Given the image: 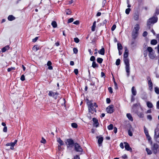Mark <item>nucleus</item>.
Segmentation results:
<instances>
[{"mask_svg":"<svg viewBox=\"0 0 159 159\" xmlns=\"http://www.w3.org/2000/svg\"><path fill=\"white\" fill-rule=\"evenodd\" d=\"M133 18L134 20H138L139 19V14H135L134 15Z\"/></svg>","mask_w":159,"mask_h":159,"instance_id":"4be33fe9","label":"nucleus"},{"mask_svg":"<svg viewBox=\"0 0 159 159\" xmlns=\"http://www.w3.org/2000/svg\"><path fill=\"white\" fill-rule=\"evenodd\" d=\"M95 58L93 56H92L90 58V60L91 61H94L95 60Z\"/></svg>","mask_w":159,"mask_h":159,"instance_id":"37998d69","label":"nucleus"},{"mask_svg":"<svg viewBox=\"0 0 159 159\" xmlns=\"http://www.w3.org/2000/svg\"><path fill=\"white\" fill-rule=\"evenodd\" d=\"M106 111L108 113H111L113 112L114 109H113V105H111L108 107L106 108Z\"/></svg>","mask_w":159,"mask_h":159,"instance_id":"1a4fd4ad","label":"nucleus"},{"mask_svg":"<svg viewBox=\"0 0 159 159\" xmlns=\"http://www.w3.org/2000/svg\"><path fill=\"white\" fill-rule=\"evenodd\" d=\"M66 143L68 148H71L73 146L74 142L71 139H68L66 140Z\"/></svg>","mask_w":159,"mask_h":159,"instance_id":"423d86ee","label":"nucleus"},{"mask_svg":"<svg viewBox=\"0 0 159 159\" xmlns=\"http://www.w3.org/2000/svg\"><path fill=\"white\" fill-rule=\"evenodd\" d=\"M99 53L102 55H104L105 53V49L104 48H102L98 52Z\"/></svg>","mask_w":159,"mask_h":159,"instance_id":"412c9836","label":"nucleus"},{"mask_svg":"<svg viewBox=\"0 0 159 159\" xmlns=\"http://www.w3.org/2000/svg\"><path fill=\"white\" fill-rule=\"evenodd\" d=\"M110 99L109 98H107L106 99V102L107 103H109L110 102Z\"/></svg>","mask_w":159,"mask_h":159,"instance_id":"e2e57ef3","label":"nucleus"},{"mask_svg":"<svg viewBox=\"0 0 159 159\" xmlns=\"http://www.w3.org/2000/svg\"><path fill=\"white\" fill-rule=\"evenodd\" d=\"M93 120L94 123L93 125L96 127H98L99 125V123L98 119L96 118H93Z\"/></svg>","mask_w":159,"mask_h":159,"instance_id":"ddd939ff","label":"nucleus"},{"mask_svg":"<svg viewBox=\"0 0 159 159\" xmlns=\"http://www.w3.org/2000/svg\"><path fill=\"white\" fill-rule=\"evenodd\" d=\"M153 152L155 154L159 152L158 145L157 144H154L153 148Z\"/></svg>","mask_w":159,"mask_h":159,"instance_id":"9d476101","label":"nucleus"},{"mask_svg":"<svg viewBox=\"0 0 159 159\" xmlns=\"http://www.w3.org/2000/svg\"><path fill=\"white\" fill-rule=\"evenodd\" d=\"M7 131V127L6 126H5L4 127L3 129V131L4 132H6Z\"/></svg>","mask_w":159,"mask_h":159,"instance_id":"3c124183","label":"nucleus"},{"mask_svg":"<svg viewBox=\"0 0 159 159\" xmlns=\"http://www.w3.org/2000/svg\"><path fill=\"white\" fill-rule=\"evenodd\" d=\"M87 105L89 112L92 114H94L96 112V110L95 108L98 107V106L95 103H93L91 102L88 101L87 102Z\"/></svg>","mask_w":159,"mask_h":159,"instance_id":"f03ea898","label":"nucleus"},{"mask_svg":"<svg viewBox=\"0 0 159 159\" xmlns=\"http://www.w3.org/2000/svg\"><path fill=\"white\" fill-rule=\"evenodd\" d=\"M15 69V68L14 67L9 68L7 69V71L8 72H10L12 70H14Z\"/></svg>","mask_w":159,"mask_h":159,"instance_id":"a18cd8bd","label":"nucleus"},{"mask_svg":"<svg viewBox=\"0 0 159 159\" xmlns=\"http://www.w3.org/2000/svg\"><path fill=\"white\" fill-rule=\"evenodd\" d=\"M20 80L22 81H24L25 80V76L24 75H22L20 78Z\"/></svg>","mask_w":159,"mask_h":159,"instance_id":"09e8293b","label":"nucleus"},{"mask_svg":"<svg viewBox=\"0 0 159 159\" xmlns=\"http://www.w3.org/2000/svg\"><path fill=\"white\" fill-rule=\"evenodd\" d=\"M74 20V19L73 18H71L69 19L68 20V23H70L72 22Z\"/></svg>","mask_w":159,"mask_h":159,"instance_id":"58836bf2","label":"nucleus"},{"mask_svg":"<svg viewBox=\"0 0 159 159\" xmlns=\"http://www.w3.org/2000/svg\"><path fill=\"white\" fill-rule=\"evenodd\" d=\"M154 139L157 142L159 143V129L157 128L155 129Z\"/></svg>","mask_w":159,"mask_h":159,"instance_id":"39448f33","label":"nucleus"},{"mask_svg":"<svg viewBox=\"0 0 159 159\" xmlns=\"http://www.w3.org/2000/svg\"><path fill=\"white\" fill-rule=\"evenodd\" d=\"M120 59H118L116 60V65L118 66L120 64Z\"/></svg>","mask_w":159,"mask_h":159,"instance_id":"4c0bfd02","label":"nucleus"},{"mask_svg":"<svg viewBox=\"0 0 159 159\" xmlns=\"http://www.w3.org/2000/svg\"><path fill=\"white\" fill-rule=\"evenodd\" d=\"M147 34H148L147 32L146 31H144L143 32V36L145 37L147 35Z\"/></svg>","mask_w":159,"mask_h":159,"instance_id":"603ef678","label":"nucleus"},{"mask_svg":"<svg viewBox=\"0 0 159 159\" xmlns=\"http://www.w3.org/2000/svg\"><path fill=\"white\" fill-rule=\"evenodd\" d=\"M57 142L59 144L60 146H62L64 145V143L60 138H58L57 139Z\"/></svg>","mask_w":159,"mask_h":159,"instance_id":"2eb2a0df","label":"nucleus"},{"mask_svg":"<svg viewBox=\"0 0 159 159\" xmlns=\"http://www.w3.org/2000/svg\"><path fill=\"white\" fill-rule=\"evenodd\" d=\"M74 72L76 75L78 74V70L77 69H75L74 70Z\"/></svg>","mask_w":159,"mask_h":159,"instance_id":"5fc2aeb1","label":"nucleus"},{"mask_svg":"<svg viewBox=\"0 0 159 159\" xmlns=\"http://www.w3.org/2000/svg\"><path fill=\"white\" fill-rule=\"evenodd\" d=\"M116 25H114L111 28V30L112 31H114L116 29Z\"/></svg>","mask_w":159,"mask_h":159,"instance_id":"49530a36","label":"nucleus"},{"mask_svg":"<svg viewBox=\"0 0 159 159\" xmlns=\"http://www.w3.org/2000/svg\"><path fill=\"white\" fill-rule=\"evenodd\" d=\"M74 41L77 43H78L79 42V41H80L79 39L77 38H75L74 39Z\"/></svg>","mask_w":159,"mask_h":159,"instance_id":"a19ab883","label":"nucleus"},{"mask_svg":"<svg viewBox=\"0 0 159 159\" xmlns=\"http://www.w3.org/2000/svg\"><path fill=\"white\" fill-rule=\"evenodd\" d=\"M157 107L158 109H159V101L157 102Z\"/></svg>","mask_w":159,"mask_h":159,"instance_id":"338daca9","label":"nucleus"},{"mask_svg":"<svg viewBox=\"0 0 159 159\" xmlns=\"http://www.w3.org/2000/svg\"><path fill=\"white\" fill-rule=\"evenodd\" d=\"M147 50L148 52V56L150 59L154 60L156 59V54L152 47H147Z\"/></svg>","mask_w":159,"mask_h":159,"instance_id":"7ed1b4c3","label":"nucleus"},{"mask_svg":"<svg viewBox=\"0 0 159 159\" xmlns=\"http://www.w3.org/2000/svg\"><path fill=\"white\" fill-rule=\"evenodd\" d=\"M147 118L151 120H152V117L150 115H148L147 116Z\"/></svg>","mask_w":159,"mask_h":159,"instance_id":"13d9d810","label":"nucleus"},{"mask_svg":"<svg viewBox=\"0 0 159 159\" xmlns=\"http://www.w3.org/2000/svg\"><path fill=\"white\" fill-rule=\"evenodd\" d=\"M117 48L118 50H122L123 49V47L121 44L120 43H118L117 44Z\"/></svg>","mask_w":159,"mask_h":159,"instance_id":"bb28decb","label":"nucleus"},{"mask_svg":"<svg viewBox=\"0 0 159 159\" xmlns=\"http://www.w3.org/2000/svg\"><path fill=\"white\" fill-rule=\"evenodd\" d=\"M103 141V138L102 137H100L98 140V143L99 144V146H100L102 145V143Z\"/></svg>","mask_w":159,"mask_h":159,"instance_id":"dca6fc26","label":"nucleus"},{"mask_svg":"<svg viewBox=\"0 0 159 159\" xmlns=\"http://www.w3.org/2000/svg\"><path fill=\"white\" fill-rule=\"evenodd\" d=\"M73 24L75 25H78L79 24V22L78 20L74 21Z\"/></svg>","mask_w":159,"mask_h":159,"instance_id":"0e129e2a","label":"nucleus"},{"mask_svg":"<svg viewBox=\"0 0 159 159\" xmlns=\"http://www.w3.org/2000/svg\"><path fill=\"white\" fill-rule=\"evenodd\" d=\"M125 52L124 54V61L125 65V68L126 71L127 73L128 76L129 75L130 72V67L129 60L127 58L129 55V51L127 47H125Z\"/></svg>","mask_w":159,"mask_h":159,"instance_id":"f257e3e1","label":"nucleus"},{"mask_svg":"<svg viewBox=\"0 0 159 159\" xmlns=\"http://www.w3.org/2000/svg\"><path fill=\"white\" fill-rule=\"evenodd\" d=\"M126 116L128 119L131 121H132L133 120V118L131 115L130 113H127L126 114Z\"/></svg>","mask_w":159,"mask_h":159,"instance_id":"f3484780","label":"nucleus"},{"mask_svg":"<svg viewBox=\"0 0 159 159\" xmlns=\"http://www.w3.org/2000/svg\"><path fill=\"white\" fill-rule=\"evenodd\" d=\"M51 25L54 28H55L57 26V24L55 21H53L51 23Z\"/></svg>","mask_w":159,"mask_h":159,"instance_id":"393cba45","label":"nucleus"},{"mask_svg":"<svg viewBox=\"0 0 159 159\" xmlns=\"http://www.w3.org/2000/svg\"><path fill=\"white\" fill-rule=\"evenodd\" d=\"M157 20V17H153L149 19L147 22L148 25H150L151 24H153L156 23Z\"/></svg>","mask_w":159,"mask_h":159,"instance_id":"0eeeda50","label":"nucleus"},{"mask_svg":"<svg viewBox=\"0 0 159 159\" xmlns=\"http://www.w3.org/2000/svg\"><path fill=\"white\" fill-rule=\"evenodd\" d=\"M75 148V150L77 152H80L83 151V149L80 145L77 143H75L74 144Z\"/></svg>","mask_w":159,"mask_h":159,"instance_id":"6e6552de","label":"nucleus"},{"mask_svg":"<svg viewBox=\"0 0 159 159\" xmlns=\"http://www.w3.org/2000/svg\"><path fill=\"white\" fill-rule=\"evenodd\" d=\"M147 107L150 108H152L153 107V105L151 102H147Z\"/></svg>","mask_w":159,"mask_h":159,"instance_id":"5701e85b","label":"nucleus"},{"mask_svg":"<svg viewBox=\"0 0 159 159\" xmlns=\"http://www.w3.org/2000/svg\"><path fill=\"white\" fill-rule=\"evenodd\" d=\"M17 142V140H15L13 143H8L6 144V146H14L15 144Z\"/></svg>","mask_w":159,"mask_h":159,"instance_id":"4468645a","label":"nucleus"},{"mask_svg":"<svg viewBox=\"0 0 159 159\" xmlns=\"http://www.w3.org/2000/svg\"><path fill=\"white\" fill-rule=\"evenodd\" d=\"M139 29V24H137L135 25L132 32V36L134 39H135L138 36Z\"/></svg>","mask_w":159,"mask_h":159,"instance_id":"20e7f679","label":"nucleus"},{"mask_svg":"<svg viewBox=\"0 0 159 159\" xmlns=\"http://www.w3.org/2000/svg\"><path fill=\"white\" fill-rule=\"evenodd\" d=\"M74 159H80L79 156L76 155L74 157Z\"/></svg>","mask_w":159,"mask_h":159,"instance_id":"774afa93","label":"nucleus"},{"mask_svg":"<svg viewBox=\"0 0 159 159\" xmlns=\"http://www.w3.org/2000/svg\"><path fill=\"white\" fill-rule=\"evenodd\" d=\"M8 20L10 21H12L15 19V18L12 15H10L8 17Z\"/></svg>","mask_w":159,"mask_h":159,"instance_id":"b1692460","label":"nucleus"},{"mask_svg":"<svg viewBox=\"0 0 159 159\" xmlns=\"http://www.w3.org/2000/svg\"><path fill=\"white\" fill-rule=\"evenodd\" d=\"M71 126L74 128H77L78 127L77 124L75 123H73L71 124Z\"/></svg>","mask_w":159,"mask_h":159,"instance_id":"7c9ffc66","label":"nucleus"},{"mask_svg":"<svg viewBox=\"0 0 159 159\" xmlns=\"http://www.w3.org/2000/svg\"><path fill=\"white\" fill-rule=\"evenodd\" d=\"M146 151L148 154H151L152 153V151L148 148H146Z\"/></svg>","mask_w":159,"mask_h":159,"instance_id":"2f4dec72","label":"nucleus"},{"mask_svg":"<svg viewBox=\"0 0 159 159\" xmlns=\"http://www.w3.org/2000/svg\"><path fill=\"white\" fill-rule=\"evenodd\" d=\"M128 133L129 135L130 136H132V133L130 130H129Z\"/></svg>","mask_w":159,"mask_h":159,"instance_id":"6e6d98bb","label":"nucleus"},{"mask_svg":"<svg viewBox=\"0 0 159 159\" xmlns=\"http://www.w3.org/2000/svg\"><path fill=\"white\" fill-rule=\"evenodd\" d=\"M147 139H148V141H151V138L150 137V136H149V135H148V136H147Z\"/></svg>","mask_w":159,"mask_h":159,"instance_id":"864d4df0","label":"nucleus"},{"mask_svg":"<svg viewBox=\"0 0 159 159\" xmlns=\"http://www.w3.org/2000/svg\"><path fill=\"white\" fill-rule=\"evenodd\" d=\"M137 115L140 117L142 118L143 117V114L142 112H138Z\"/></svg>","mask_w":159,"mask_h":159,"instance_id":"72a5a7b5","label":"nucleus"},{"mask_svg":"<svg viewBox=\"0 0 159 159\" xmlns=\"http://www.w3.org/2000/svg\"><path fill=\"white\" fill-rule=\"evenodd\" d=\"M155 14L158 15L159 14V10L156 9V10Z\"/></svg>","mask_w":159,"mask_h":159,"instance_id":"69168bd1","label":"nucleus"},{"mask_svg":"<svg viewBox=\"0 0 159 159\" xmlns=\"http://www.w3.org/2000/svg\"><path fill=\"white\" fill-rule=\"evenodd\" d=\"M66 11L67 15H70L71 13V11L69 9L66 10Z\"/></svg>","mask_w":159,"mask_h":159,"instance_id":"ea45409f","label":"nucleus"},{"mask_svg":"<svg viewBox=\"0 0 159 159\" xmlns=\"http://www.w3.org/2000/svg\"><path fill=\"white\" fill-rule=\"evenodd\" d=\"M124 144L125 149L127 151L132 152V148L130 147L129 144L125 142Z\"/></svg>","mask_w":159,"mask_h":159,"instance_id":"9b49d317","label":"nucleus"},{"mask_svg":"<svg viewBox=\"0 0 159 159\" xmlns=\"http://www.w3.org/2000/svg\"><path fill=\"white\" fill-rule=\"evenodd\" d=\"M41 142L43 143H45L46 142V140L44 139L43 138H42V140L41 141Z\"/></svg>","mask_w":159,"mask_h":159,"instance_id":"c03bdc74","label":"nucleus"},{"mask_svg":"<svg viewBox=\"0 0 159 159\" xmlns=\"http://www.w3.org/2000/svg\"><path fill=\"white\" fill-rule=\"evenodd\" d=\"M155 92L157 94H159V88L157 87H155L154 88Z\"/></svg>","mask_w":159,"mask_h":159,"instance_id":"c756f323","label":"nucleus"},{"mask_svg":"<svg viewBox=\"0 0 159 159\" xmlns=\"http://www.w3.org/2000/svg\"><path fill=\"white\" fill-rule=\"evenodd\" d=\"M96 26V21H94L93 24V25L92 26L91 30L93 31H94L95 30V28Z\"/></svg>","mask_w":159,"mask_h":159,"instance_id":"aec40b11","label":"nucleus"},{"mask_svg":"<svg viewBox=\"0 0 159 159\" xmlns=\"http://www.w3.org/2000/svg\"><path fill=\"white\" fill-rule=\"evenodd\" d=\"M157 43V41L155 39H152L151 41V44L153 45L156 44Z\"/></svg>","mask_w":159,"mask_h":159,"instance_id":"a878e982","label":"nucleus"},{"mask_svg":"<svg viewBox=\"0 0 159 159\" xmlns=\"http://www.w3.org/2000/svg\"><path fill=\"white\" fill-rule=\"evenodd\" d=\"M120 146L121 148L122 149L124 148V144L123 143H120Z\"/></svg>","mask_w":159,"mask_h":159,"instance_id":"680f3d73","label":"nucleus"},{"mask_svg":"<svg viewBox=\"0 0 159 159\" xmlns=\"http://www.w3.org/2000/svg\"><path fill=\"white\" fill-rule=\"evenodd\" d=\"M73 51L74 53L75 54H76L78 52V50L76 48H74L73 49Z\"/></svg>","mask_w":159,"mask_h":159,"instance_id":"79ce46f5","label":"nucleus"},{"mask_svg":"<svg viewBox=\"0 0 159 159\" xmlns=\"http://www.w3.org/2000/svg\"><path fill=\"white\" fill-rule=\"evenodd\" d=\"M92 66L93 68H95L96 67H98V65L96 63L95 61H93L92 63Z\"/></svg>","mask_w":159,"mask_h":159,"instance_id":"c85d7f7f","label":"nucleus"},{"mask_svg":"<svg viewBox=\"0 0 159 159\" xmlns=\"http://www.w3.org/2000/svg\"><path fill=\"white\" fill-rule=\"evenodd\" d=\"M52 65V62L50 61H48L47 63V65L48 66H51Z\"/></svg>","mask_w":159,"mask_h":159,"instance_id":"4d7b16f0","label":"nucleus"},{"mask_svg":"<svg viewBox=\"0 0 159 159\" xmlns=\"http://www.w3.org/2000/svg\"><path fill=\"white\" fill-rule=\"evenodd\" d=\"M107 128L109 130H111L113 128V125L112 124H110L107 127Z\"/></svg>","mask_w":159,"mask_h":159,"instance_id":"f704fd0d","label":"nucleus"},{"mask_svg":"<svg viewBox=\"0 0 159 159\" xmlns=\"http://www.w3.org/2000/svg\"><path fill=\"white\" fill-rule=\"evenodd\" d=\"M48 95L50 96H54V93L51 91H49Z\"/></svg>","mask_w":159,"mask_h":159,"instance_id":"e433bc0d","label":"nucleus"},{"mask_svg":"<svg viewBox=\"0 0 159 159\" xmlns=\"http://www.w3.org/2000/svg\"><path fill=\"white\" fill-rule=\"evenodd\" d=\"M38 39V37H36L34 39H32V41L33 42H35Z\"/></svg>","mask_w":159,"mask_h":159,"instance_id":"bf43d9fd","label":"nucleus"},{"mask_svg":"<svg viewBox=\"0 0 159 159\" xmlns=\"http://www.w3.org/2000/svg\"><path fill=\"white\" fill-rule=\"evenodd\" d=\"M9 47L8 46H6L5 47H3L2 49V52H5L7 50L9 49Z\"/></svg>","mask_w":159,"mask_h":159,"instance_id":"6ab92c4d","label":"nucleus"},{"mask_svg":"<svg viewBox=\"0 0 159 159\" xmlns=\"http://www.w3.org/2000/svg\"><path fill=\"white\" fill-rule=\"evenodd\" d=\"M108 89L109 91V92L110 93H112V92H113L112 89V88L111 87H109L108 88Z\"/></svg>","mask_w":159,"mask_h":159,"instance_id":"de8ad7c7","label":"nucleus"},{"mask_svg":"<svg viewBox=\"0 0 159 159\" xmlns=\"http://www.w3.org/2000/svg\"><path fill=\"white\" fill-rule=\"evenodd\" d=\"M114 85H115V88L116 89H117L118 88V87L117 86V84L116 83L115 81H114Z\"/></svg>","mask_w":159,"mask_h":159,"instance_id":"052dcab7","label":"nucleus"},{"mask_svg":"<svg viewBox=\"0 0 159 159\" xmlns=\"http://www.w3.org/2000/svg\"><path fill=\"white\" fill-rule=\"evenodd\" d=\"M144 132L146 136L149 135L148 130L146 129H144Z\"/></svg>","mask_w":159,"mask_h":159,"instance_id":"8fccbe9b","label":"nucleus"},{"mask_svg":"<svg viewBox=\"0 0 159 159\" xmlns=\"http://www.w3.org/2000/svg\"><path fill=\"white\" fill-rule=\"evenodd\" d=\"M130 11V9L129 8H127L125 10V13L127 14H129Z\"/></svg>","mask_w":159,"mask_h":159,"instance_id":"c9c22d12","label":"nucleus"},{"mask_svg":"<svg viewBox=\"0 0 159 159\" xmlns=\"http://www.w3.org/2000/svg\"><path fill=\"white\" fill-rule=\"evenodd\" d=\"M131 92L132 94L134 96H135L136 94V89H135L134 87H133L131 89Z\"/></svg>","mask_w":159,"mask_h":159,"instance_id":"a211bd4d","label":"nucleus"},{"mask_svg":"<svg viewBox=\"0 0 159 159\" xmlns=\"http://www.w3.org/2000/svg\"><path fill=\"white\" fill-rule=\"evenodd\" d=\"M148 81L149 89L150 91H152L153 89V84L151 80H149Z\"/></svg>","mask_w":159,"mask_h":159,"instance_id":"f8f14e48","label":"nucleus"},{"mask_svg":"<svg viewBox=\"0 0 159 159\" xmlns=\"http://www.w3.org/2000/svg\"><path fill=\"white\" fill-rule=\"evenodd\" d=\"M39 49V47L37 45L34 46L33 48V50L35 52L37 51Z\"/></svg>","mask_w":159,"mask_h":159,"instance_id":"cd10ccee","label":"nucleus"},{"mask_svg":"<svg viewBox=\"0 0 159 159\" xmlns=\"http://www.w3.org/2000/svg\"><path fill=\"white\" fill-rule=\"evenodd\" d=\"M103 61V59L101 58H98L97 59V62L99 63H101Z\"/></svg>","mask_w":159,"mask_h":159,"instance_id":"473e14b6","label":"nucleus"}]
</instances>
